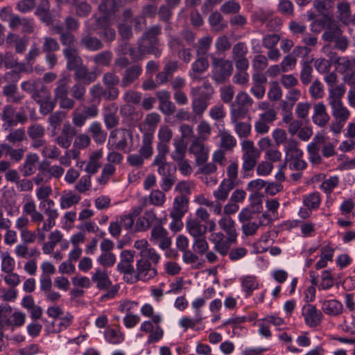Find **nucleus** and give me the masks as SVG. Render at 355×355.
<instances>
[{
  "label": "nucleus",
  "mask_w": 355,
  "mask_h": 355,
  "mask_svg": "<svg viewBox=\"0 0 355 355\" xmlns=\"http://www.w3.org/2000/svg\"><path fill=\"white\" fill-rule=\"evenodd\" d=\"M213 76L215 80L222 82L232 73L233 65L231 61L222 58H214L212 62Z\"/></svg>",
  "instance_id": "1a4fd4ad"
},
{
  "label": "nucleus",
  "mask_w": 355,
  "mask_h": 355,
  "mask_svg": "<svg viewBox=\"0 0 355 355\" xmlns=\"http://www.w3.org/2000/svg\"><path fill=\"white\" fill-rule=\"evenodd\" d=\"M191 96V108L196 116L201 117L209 105V102L198 98L196 96Z\"/></svg>",
  "instance_id": "bf43d9fd"
},
{
  "label": "nucleus",
  "mask_w": 355,
  "mask_h": 355,
  "mask_svg": "<svg viewBox=\"0 0 355 355\" xmlns=\"http://www.w3.org/2000/svg\"><path fill=\"white\" fill-rule=\"evenodd\" d=\"M203 319V317L200 316H195V318L184 316L179 320V325L184 331H187L189 329L194 331L202 330L204 327L201 324Z\"/></svg>",
  "instance_id": "f704fd0d"
},
{
  "label": "nucleus",
  "mask_w": 355,
  "mask_h": 355,
  "mask_svg": "<svg viewBox=\"0 0 355 355\" xmlns=\"http://www.w3.org/2000/svg\"><path fill=\"white\" fill-rule=\"evenodd\" d=\"M220 147L225 150H232L236 146V138L229 132L223 129L219 130Z\"/></svg>",
  "instance_id": "a19ab883"
},
{
  "label": "nucleus",
  "mask_w": 355,
  "mask_h": 355,
  "mask_svg": "<svg viewBox=\"0 0 355 355\" xmlns=\"http://www.w3.org/2000/svg\"><path fill=\"white\" fill-rule=\"evenodd\" d=\"M242 152V171L243 177L250 175L257 164V162L260 157V150L254 146V142L251 140L245 139L241 141Z\"/></svg>",
  "instance_id": "7ed1b4c3"
},
{
  "label": "nucleus",
  "mask_w": 355,
  "mask_h": 355,
  "mask_svg": "<svg viewBox=\"0 0 355 355\" xmlns=\"http://www.w3.org/2000/svg\"><path fill=\"white\" fill-rule=\"evenodd\" d=\"M63 55L67 60V69L68 70H76L83 64V60L79 55L78 49L72 48H64Z\"/></svg>",
  "instance_id": "5701e85b"
},
{
  "label": "nucleus",
  "mask_w": 355,
  "mask_h": 355,
  "mask_svg": "<svg viewBox=\"0 0 355 355\" xmlns=\"http://www.w3.org/2000/svg\"><path fill=\"white\" fill-rule=\"evenodd\" d=\"M102 82L108 91L107 97L116 100L119 95V89L117 87L120 83L119 77L114 72L107 71L103 74Z\"/></svg>",
  "instance_id": "ddd939ff"
},
{
  "label": "nucleus",
  "mask_w": 355,
  "mask_h": 355,
  "mask_svg": "<svg viewBox=\"0 0 355 355\" xmlns=\"http://www.w3.org/2000/svg\"><path fill=\"white\" fill-rule=\"evenodd\" d=\"M1 119L3 122V127L7 128L15 126L18 123H24L26 117L23 113L17 112L12 105H6L2 109Z\"/></svg>",
  "instance_id": "0eeeda50"
},
{
  "label": "nucleus",
  "mask_w": 355,
  "mask_h": 355,
  "mask_svg": "<svg viewBox=\"0 0 355 355\" xmlns=\"http://www.w3.org/2000/svg\"><path fill=\"white\" fill-rule=\"evenodd\" d=\"M9 26L13 30L21 28V32L26 34H30L34 31L32 19L20 17L18 15H13L10 17Z\"/></svg>",
  "instance_id": "aec40b11"
},
{
  "label": "nucleus",
  "mask_w": 355,
  "mask_h": 355,
  "mask_svg": "<svg viewBox=\"0 0 355 355\" xmlns=\"http://www.w3.org/2000/svg\"><path fill=\"white\" fill-rule=\"evenodd\" d=\"M153 136L152 133L143 134L141 146L139 150V153L146 159H149L153 153Z\"/></svg>",
  "instance_id": "c03bdc74"
},
{
  "label": "nucleus",
  "mask_w": 355,
  "mask_h": 355,
  "mask_svg": "<svg viewBox=\"0 0 355 355\" xmlns=\"http://www.w3.org/2000/svg\"><path fill=\"white\" fill-rule=\"evenodd\" d=\"M155 267L146 259H137L135 272L132 276L128 277V283L134 284L138 281L146 282L153 279L157 275Z\"/></svg>",
  "instance_id": "39448f33"
},
{
  "label": "nucleus",
  "mask_w": 355,
  "mask_h": 355,
  "mask_svg": "<svg viewBox=\"0 0 355 355\" xmlns=\"http://www.w3.org/2000/svg\"><path fill=\"white\" fill-rule=\"evenodd\" d=\"M159 101V109L166 115H171L175 111V105L171 101V94L166 90L159 91L156 93Z\"/></svg>",
  "instance_id": "6ab92c4d"
},
{
  "label": "nucleus",
  "mask_w": 355,
  "mask_h": 355,
  "mask_svg": "<svg viewBox=\"0 0 355 355\" xmlns=\"http://www.w3.org/2000/svg\"><path fill=\"white\" fill-rule=\"evenodd\" d=\"M162 28L159 25H155L149 27L143 34V36L139 41L146 44V48L143 46V51H147L148 53L154 55L156 58L160 57L162 55V49L158 48L159 42L157 36L161 34Z\"/></svg>",
  "instance_id": "423d86ee"
},
{
  "label": "nucleus",
  "mask_w": 355,
  "mask_h": 355,
  "mask_svg": "<svg viewBox=\"0 0 355 355\" xmlns=\"http://www.w3.org/2000/svg\"><path fill=\"white\" fill-rule=\"evenodd\" d=\"M159 224V219L157 217L156 212L153 209L146 210L144 215L139 218L136 222L137 231L144 232L148 230L153 225Z\"/></svg>",
  "instance_id": "dca6fc26"
},
{
  "label": "nucleus",
  "mask_w": 355,
  "mask_h": 355,
  "mask_svg": "<svg viewBox=\"0 0 355 355\" xmlns=\"http://www.w3.org/2000/svg\"><path fill=\"white\" fill-rule=\"evenodd\" d=\"M75 135L74 128L69 123H67L63 125L60 134L55 138L54 141L62 148L68 149Z\"/></svg>",
  "instance_id": "f3484780"
},
{
  "label": "nucleus",
  "mask_w": 355,
  "mask_h": 355,
  "mask_svg": "<svg viewBox=\"0 0 355 355\" xmlns=\"http://www.w3.org/2000/svg\"><path fill=\"white\" fill-rule=\"evenodd\" d=\"M161 116L156 112L148 114L140 125V130L146 132L144 133H152L153 135L158 123L160 122Z\"/></svg>",
  "instance_id": "72a5a7b5"
},
{
  "label": "nucleus",
  "mask_w": 355,
  "mask_h": 355,
  "mask_svg": "<svg viewBox=\"0 0 355 355\" xmlns=\"http://www.w3.org/2000/svg\"><path fill=\"white\" fill-rule=\"evenodd\" d=\"M336 65L340 73L343 74L347 71L352 72L355 70V58L348 56L340 57L336 60Z\"/></svg>",
  "instance_id": "a18cd8bd"
},
{
  "label": "nucleus",
  "mask_w": 355,
  "mask_h": 355,
  "mask_svg": "<svg viewBox=\"0 0 355 355\" xmlns=\"http://www.w3.org/2000/svg\"><path fill=\"white\" fill-rule=\"evenodd\" d=\"M71 80L69 76H64L56 82V87L54 89V98L59 100L68 95L69 83Z\"/></svg>",
  "instance_id": "49530a36"
},
{
  "label": "nucleus",
  "mask_w": 355,
  "mask_h": 355,
  "mask_svg": "<svg viewBox=\"0 0 355 355\" xmlns=\"http://www.w3.org/2000/svg\"><path fill=\"white\" fill-rule=\"evenodd\" d=\"M31 96L37 103L46 100V98H51V96L50 91L40 80V82H37V86Z\"/></svg>",
  "instance_id": "e2e57ef3"
},
{
  "label": "nucleus",
  "mask_w": 355,
  "mask_h": 355,
  "mask_svg": "<svg viewBox=\"0 0 355 355\" xmlns=\"http://www.w3.org/2000/svg\"><path fill=\"white\" fill-rule=\"evenodd\" d=\"M303 205L309 209L316 210L321 204V197L319 192L314 191L304 196Z\"/></svg>",
  "instance_id": "603ef678"
},
{
  "label": "nucleus",
  "mask_w": 355,
  "mask_h": 355,
  "mask_svg": "<svg viewBox=\"0 0 355 355\" xmlns=\"http://www.w3.org/2000/svg\"><path fill=\"white\" fill-rule=\"evenodd\" d=\"M142 68L139 64H134L125 69L121 80V87L126 88L131 85L141 74Z\"/></svg>",
  "instance_id": "a878e982"
},
{
  "label": "nucleus",
  "mask_w": 355,
  "mask_h": 355,
  "mask_svg": "<svg viewBox=\"0 0 355 355\" xmlns=\"http://www.w3.org/2000/svg\"><path fill=\"white\" fill-rule=\"evenodd\" d=\"M45 214L47 216V218L44 221L42 227H37V229L43 232H49L55 225V219L58 217V211L57 209H45Z\"/></svg>",
  "instance_id": "052dcab7"
},
{
  "label": "nucleus",
  "mask_w": 355,
  "mask_h": 355,
  "mask_svg": "<svg viewBox=\"0 0 355 355\" xmlns=\"http://www.w3.org/2000/svg\"><path fill=\"white\" fill-rule=\"evenodd\" d=\"M135 251L124 250L120 253V261L116 266V269L120 273L124 275V279L128 282V277L132 276L135 272L132 265L134 261Z\"/></svg>",
  "instance_id": "6e6552de"
},
{
  "label": "nucleus",
  "mask_w": 355,
  "mask_h": 355,
  "mask_svg": "<svg viewBox=\"0 0 355 355\" xmlns=\"http://www.w3.org/2000/svg\"><path fill=\"white\" fill-rule=\"evenodd\" d=\"M26 320V314L21 311H12V307L8 304L0 305V322L6 328L12 329L22 327Z\"/></svg>",
  "instance_id": "20e7f679"
},
{
  "label": "nucleus",
  "mask_w": 355,
  "mask_h": 355,
  "mask_svg": "<svg viewBox=\"0 0 355 355\" xmlns=\"http://www.w3.org/2000/svg\"><path fill=\"white\" fill-rule=\"evenodd\" d=\"M160 324L148 321L141 322L139 330L141 332L148 334V344L156 343L163 338L164 331Z\"/></svg>",
  "instance_id": "f8f14e48"
},
{
  "label": "nucleus",
  "mask_w": 355,
  "mask_h": 355,
  "mask_svg": "<svg viewBox=\"0 0 355 355\" xmlns=\"http://www.w3.org/2000/svg\"><path fill=\"white\" fill-rule=\"evenodd\" d=\"M223 16L217 11L211 13L208 21L211 28L217 32L223 31L227 27V24L223 21Z\"/></svg>",
  "instance_id": "864d4df0"
},
{
  "label": "nucleus",
  "mask_w": 355,
  "mask_h": 355,
  "mask_svg": "<svg viewBox=\"0 0 355 355\" xmlns=\"http://www.w3.org/2000/svg\"><path fill=\"white\" fill-rule=\"evenodd\" d=\"M300 143L295 139L290 138L285 146V158L282 168L296 171H302L307 167L306 162L303 159V151L299 147Z\"/></svg>",
  "instance_id": "f257e3e1"
},
{
  "label": "nucleus",
  "mask_w": 355,
  "mask_h": 355,
  "mask_svg": "<svg viewBox=\"0 0 355 355\" xmlns=\"http://www.w3.org/2000/svg\"><path fill=\"white\" fill-rule=\"evenodd\" d=\"M209 67L207 58L200 55L192 64L191 69L189 71V76L193 82H199L201 80L200 75Z\"/></svg>",
  "instance_id": "a211bd4d"
},
{
  "label": "nucleus",
  "mask_w": 355,
  "mask_h": 355,
  "mask_svg": "<svg viewBox=\"0 0 355 355\" xmlns=\"http://www.w3.org/2000/svg\"><path fill=\"white\" fill-rule=\"evenodd\" d=\"M175 150L171 153V157L175 161H179L184 159L187 145L182 139H175L173 143Z\"/></svg>",
  "instance_id": "680f3d73"
},
{
  "label": "nucleus",
  "mask_w": 355,
  "mask_h": 355,
  "mask_svg": "<svg viewBox=\"0 0 355 355\" xmlns=\"http://www.w3.org/2000/svg\"><path fill=\"white\" fill-rule=\"evenodd\" d=\"M229 182L223 180L217 189L213 192V196L216 200L225 202L229 196V193L235 186L228 183Z\"/></svg>",
  "instance_id": "09e8293b"
},
{
  "label": "nucleus",
  "mask_w": 355,
  "mask_h": 355,
  "mask_svg": "<svg viewBox=\"0 0 355 355\" xmlns=\"http://www.w3.org/2000/svg\"><path fill=\"white\" fill-rule=\"evenodd\" d=\"M330 107L334 120L329 125V130L334 136L339 135L351 116L350 110L344 105L342 101L334 100Z\"/></svg>",
  "instance_id": "f03ea898"
},
{
  "label": "nucleus",
  "mask_w": 355,
  "mask_h": 355,
  "mask_svg": "<svg viewBox=\"0 0 355 355\" xmlns=\"http://www.w3.org/2000/svg\"><path fill=\"white\" fill-rule=\"evenodd\" d=\"M142 198L146 199L147 205H150L155 207H162L166 200L165 192L158 189L152 190L148 196H144Z\"/></svg>",
  "instance_id": "37998d69"
},
{
  "label": "nucleus",
  "mask_w": 355,
  "mask_h": 355,
  "mask_svg": "<svg viewBox=\"0 0 355 355\" xmlns=\"http://www.w3.org/2000/svg\"><path fill=\"white\" fill-rule=\"evenodd\" d=\"M204 142L195 138L189 148V153L195 156L198 164H205L209 157V149Z\"/></svg>",
  "instance_id": "4468645a"
},
{
  "label": "nucleus",
  "mask_w": 355,
  "mask_h": 355,
  "mask_svg": "<svg viewBox=\"0 0 355 355\" xmlns=\"http://www.w3.org/2000/svg\"><path fill=\"white\" fill-rule=\"evenodd\" d=\"M140 312L143 316L150 318V320H148V322L161 323L163 320L162 315L160 313H155V309L150 304H144L141 306Z\"/></svg>",
  "instance_id": "5fc2aeb1"
},
{
  "label": "nucleus",
  "mask_w": 355,
  "mask_h": 355,
  "mask_svg": "<svg viewBox=\"0 0 355 355\" xmlns=\"http://www.w3.org/2000/svg\"><path fill=\"white\" fill-rule=\"evenodd\" d=\"M80 44L91 51H96L103 47V42L98 38L92 37L89 34L81 37Z\"/></svg>",
  "instance_id": "de8ad7c7"
},
{
  "label": "nucleus",
  "mask_w": 355,
  "mask_h": 355,
  "mask_svg": "<svg viewBox=\"0 0 355 355\" xmlns=\"http://www.w3.org/2000/svg\"><path fill=\"white\" fill-rule=\"evenodd\" d=\"M1 257V269L3 272H12L15 267V261L8 252H2Z\"/></svg>",
  "instance_id": "69168bd1"
},
{
  "label": "nucleus",
  "mask_w": 355,
  "mask_h": 355,
  "mask_svg": "<svg viewBox=\"0 0 355 355\" xmlns=\"http://www.w3.org/2000/svg\"><path fill=\"white\" fill-rule=\"evenodd\" d=\"M38 160L39 156L36 153H29L26 155L21 168L24 176L28 177L35 173Z\"/></svg>",
  "instance_id": "ea45409f"
},
{
  "label": "nucleus",
  "mask_w": 355,
  "mask_h": 355,
  "mask_svg": "<svg viewBox=\"0 0 355 355\" xmlns=\"http://www.w3.org/2000/svg\"><path fill=\"white\" fill-rule=\"evenodd\" d=\"M80 196L73 191H64L60 198V206L62 209H67L79 203Z\"/></svg>",
  "instance_id": "4c0bfd02"
},
{
  "label": "nucleus",
  "mask_w": 355,
  "mask_h": 355,
  "mask_svg": "<svg viewBox=\"0 0 355 355\" xmlns=\"http://www.w3.org/2000/svg\"><path fill=\"white\" fill-rule=\"evenodd\" d=\"M168 234V231L159 224L153 227L149 241L153 245H157L160 249L164 250L169 248L172 244L171 239Z\"/></svg>",
  "instance_id": "9d476101"
},
{
  "label": "nucleus",
  "mask_w": 355,
  "mask_h": 355,
  "mask_svg": "<svg viewBox=\"0 0 355 355\" xmlns=\"http://www.w3.org/2000/svg\"><path fill=\"white\" fill-rule=\"evenodd\" d=\"M112 53L110 51H103L96 54L93 58L92 60L94 62L100 67H108L110 66L112 60Z\"/></svg>",
  "instance_id": "338daca9"
},
{
  "label": "nucleus",
  "mask_w": 355,
  "mask_h": 355,
  "mask_svg": "<svg viewBox=\"0 0 355 355\" xmlns=\"http://www.w3.org/2000/svg\"><path fill=\"white\" fill-rule=\"evenodd\" d=\"M119 8L116 0H102L98 5V10L104 15V17L109 22L116 21V12Z\"/></svg>",
  "instance_id": "412c9836"
},
{
  "label": "nucleus",
  "mask_w": 355,
  "mask_h": 355,
  "mask_svg": "<svg viewBox=\"0 0 355 355\" xmlns=\"http://www.w3.org/2000/svg\"><path fill=\"white\" fill-rule=\"evenodd\" d=\"M302 315L305 324L311 328L320 326L323 318L322 313L315 306L311 304H306L303 306Z\"/></svg>",
  "instance_id": "9b49d317"
},
{
  "label": "nucleus",
  "mask_w": 355,
  "mask_h": 355,
  "mask_svg": "<svg viewBox=\"0 0 355 355\" xmlns=\"http://www.w3.org/2000/svg\"><path fill=\"white\" fill-rule=\"evenodd\" d=\"M186 229L193 239L205 236L207 231L206 225L202 224L198 220L191 218L186 222Z\"/></svg>",
  "instance_id": "7c9ffc66"
},
{
  "label": "nucleus",
  "mask_w": 355,
  "mask_h": 355,
  "mask_svg": "<svg viewBox=\"0 0 355 355\" xmlns=\"http://www.w3.org/2000/svg\"><path fill=\"white\" fill-rule=\"evenodd\" d=\"M337 19L344 25H349L351 21L350 4L347 1H340L337 3Z\"/></svg>",
  "instance_id": "c9c22d12"
},
{
  "label": "nucleus",
  "mask_w": 355,
  "mask_h": 355,
  "mask_svg": "<svg viewBox=\"0 0 355 355\" xmlns=\"http://www.w3.org/2000/svg\"><path fill=\"white\" fill-rule=\"evenodd\" d=\"M189 207V198L184 195L177 196L174 198L173 207L169 215L175 217H183L187 212Z\"/></svg>",
  "instance_id": "c85d7f7f"
},
{
  "label": "nucleus",
  "mask_w": 355,
  "mask_h": 355,
  "mask_svg": "<svg viewBox=\"0 0 355 355\" xmlns=\"http://www.w3.org/2000/svg\"><path fill=\"white\" fill-rule=\"evenodd\" d=\"M118 107L115 103L104 107L103 118L107 129H112L119 123V117L116 114Z\"/></svg>",
  "instance_id": "4be33fe9"
},
{
  "label": "nucleus",
  "mask_w": 355,
  "mask_h": 355,
  "mask_svg": "<svg viewBox=\"0 0 355 355\" xmlns=\"http://www.w3.org/2000/svg\"><path fill=\"white\" fill-rule=\"evenodd\" d=\"M3 94L7 97V101L13 103H19L24 96L19 94L15 85H9L3 87Z\"/></svg>",
  "instance_id": "13d9d810"
},
{
  "label": "nucleus",
  "mask_w": 355,
  "mask_h": 355,
  "mask_svg": "<svg viewBox=\"0 0 355 355\" xmlns=\"http://www.w3.org/2000/svg\"><path fill=\"white\" fill-rule=\"evenodd\" d=\"M153 165L157 167V173L162 177H168L174 175L175 168H172L169 163L166 160L163 154L157 155L153 162Z\"/></svg>",
  "instance_id": "2f4dec72"
},
{
  "label": "nucleus",
  "mask_w": 355,
  "mask_h": 355,
  "mask_svg": "<svg viewBox=\"0 0 355 355\" xmlns=\"http://www.w3.org/2000/svg\"><path fill=\"white\" fill-rule=\"evenodd\" d=\"M329 119L330 116L327 111L326 105L322 102L315 103L313 107V123L320 128H324Z\"/></svg>",
  "instance_id": "2eb2a0df"
},
{
  "label": "nucleus",
  "mask_w": 355,
  "mask_h": 355,
  "mask_svg": "<svg viewBox=\"0 0 355 355\" xmlns=\"http://www.w3.org/2000/svg\"><path fill=\"white\" fill-rule=\"evenodd\" d=\"M104 336L106 341L113 345L119 344L124 340L123 333L112 328L106 329L104 331Z\"/></svg>",
  "instance_id": "774afa93"
},
{
  "label": "nucleus",
  "mask_w": 355,
  "mask_h": 355,
  "mask_svg": "<svg viewBox=\"0 0 355 355\" xmlns=\"http://www.w3.org/2000/svg\"><path fill=\"white\" fill-rule=\"evenodd\" d=\"M65 117L66 114L62 111H57L50 114L48 118V123L52 128L53 135L56 134Z\"/></svg>",
  "instance_id": "4d7b16f0"
},
{
  "label": "nucleus",
  "mask_w": 355,
  "mask_h": 355,
  "mask_svg": "<svg viewBox=\"0 0 355 355\" xmlns=\"http://www.w3.org/2000/svg\"><path fill=\"white\" fill-rule=\"evenodd\" d=\"M196 131L197 137L196 139L206 141L211 135L212 127L208 121L202 120L197 125Z\"/></svg>",
  "instance_id": "6e6d98bb"
},
{
  "label": "nucleus",
  "mask_w": 355,
  "mask_h": 355,
  "mask_svg": "<svg viewBox=\"0 0 355 355\" xmlns=\"http://www.w3.org/2000/svg\"><path fill=\"white\" fill-rule=\"evenodd\" d=\"M242 291L245 293V297L252 295L254 291L259 288V282L254 275H244L239 279Z\"/></svg>",
  "instance_id": "473e14b6"
},
{
  "label": "nucleus",
  "mask_w": 355,
  "mask_h": 355,
  "mask_svg": "<svg viewBox=\"0 0 355 355\" xmlns=\"http://www.w3.org/2000/svg\"><path fill=\"white\" fill-rule=\"evenodd\" d=\"M91 279L99 290H105L112 286V281L107 272L103 268H96L92 273Z\"/></svg>",
  "instance_id": "393cba45"
},
{
  "label": "nucleus",
  "mask_w": 355,
  "mask_h": 355,
  "mask_svg": "<svg viewBox=\"0 0 355 355\" xmlns=\"http://www.w3.org/2000/svg\"><path fill=\"white\" fill-rule=\"evenodd\" d=\"M87 132L97 145H101L105 142L107 134L99 121L92 122L88 127Z\"/></svg>",
  "instance_id": "b1692460"
},
{
  "label": "nucleus",
  "mask_w": 355,
  "mask_h": 355,
  "mask_svg": "<svg viewBox=\"0 0 355 355\" xmlns=\"http://www.w3.org/2000/svg\"><path fill=\"white\" fill-rule=\"evenodd\" d=\"M89 94L92 96V102L100 103L101 98L103 97L107 101H114L107 97V89L104 88L100 83L94 85L89 89Z\"/></svg>",
  "instance_id": "8fccbe9b"
},
{
  "label": "nucleus",
  "mask_w": 355,
  "mask_h": 355,
  "mask_svg": "<svg viewBox=\"0 0 355 355\" xmlns=\"http://www.w3.org/2000/svg\"><path fill=\"white\" fill-rule=\"evenodd\" d=\"M36 16H37L40 20L49 25L52 23V16L49 10V2L39 6L35 12Z\"/></svg>",
  "instance_id": "0e129e2a"
},
{
  "label": "nucleus",
  "mask_w": 355,
  "mask_h": 355,
  "mask_svg": "<svg viewBox=\"0 0 355 355\" xmlns=\"http://www.w3.org/2000/svg\"><path fill=\"white\" fill-rule=\"evenodd\" d=\"M341 35V31L338 26L333 19L331 22L327 25L324 29V32L322 34V39L327 42L334 41L335 38H337Z\"/></svg>",
  "instance_id": "3c124183"
},
{
  "label": "nucleus",
  "mask_w": 355,
  "mask_h": 355,
  "mask_svg": "<svg viewBox=\"0 0 355 355\" xmlns=\"http://www.w3.org/2000/svg\"><path fill=\"white\" fill-rule=\"evenodd\" d=\"M190 94L191 96H196L200 99L209 102L214 94V89L207 80L203 82L201 86L191 87Z\"/></svg>",
  "instance_id": "bb28decb"
},
{
  "label": "nucleus",
  "mask_w": 355,
  "mask_h": 355,
  "mask_svg": "<svg viewBox=\"0 0 355 355\" xmlns=\"http://www.w3.org/2000/svg\"><path fill=\"white\" fill-rule=\"evenodd\" d=\"M220 228L230 240L237 241L238 233L235 221L230 216H222L218 221Z\"/></svg>",
  "instance_id": "c756f323"
},
{
  "label": "nucleus",
  "mask_w": 355,
  "mask_h": 355,
  "mask_svg": "<svg viewBox=\"0 0 355 355\" xmlns=\"http://www.w3.org/2000/svg\"><path fill=\"white\" fill-rule=\"evenodd\" d=\"M321 308L325 314L332 316L340 315L343 309L342 303L337 300H323Z\"/></svg>",
  "instance_id": "58836bf2"
},
{
  "label": "nucleus",
  "mask_w": 355,
  "mask_h": 355,
  "mask_svg": "<svg viewBox=\"0 0 355 355\" xmlns=\"http://www.w3.org/2000/svg\"><path fill=\"white\" fill-rule=\"evenodd\" d=\"M103 149H98L95 151H93L90 153L89 159L87 162L85 171L87 172V175H94L96 174L101 165L100 163V159L103 157Z\"/></svg>",
  "instance_id": "cd10ccee"
},
{
  "label": "nucleus",
  "mask_w": 355,
  "mask_h": 355,
  "mask_svg": "<svg viewBox=\"0 0 355 355\" xmlns=\"http://www.w3.org/2000/svg\"><path fill=\"white\" fill-rule=\"evenodd\" d=\"M74 78L89 85L96 80L97 74L95 72L89 71L87 67L82 64L75 70Z\"/></svg>",
  "instance_id": "79ce46f5"
},
{
  "label": "nucleus",
  "mask_w": 355,
  "mask_h": 355,
  "mask_svg": "<svg viewBox=\"0 0 355 355\" xmlns=\"http://www.w3.org/2000/svg\"><path fill=\"white\" fill-rule=\"evenodd\" d=\"M63 234L58 230H55L49 235V241L44 242L42 251L44 254H49L54 250L55 247L62 241Z\"/></svg>",
  "instance_id": "e433bc0d"
}]
</instances>
